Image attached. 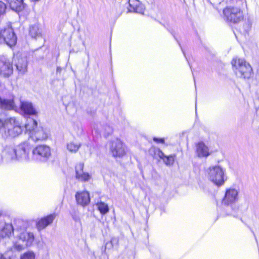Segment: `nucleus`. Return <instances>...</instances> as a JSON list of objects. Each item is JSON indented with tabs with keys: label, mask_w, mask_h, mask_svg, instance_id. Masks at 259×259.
Masks as SVG:
<instances>
[{
	"label": "nucleus",
	"mask_w": 259,
	"mask_h": 259,
	"mask_svg": "<svg viewBox=\"0 0 259 259\" xmlns=\"http://www.w3.org/2000/svg\"><path fill=\"white\" fill-rule=\"evenodd\" d=\"M10 8L14 11L20 12L24 8L23 0H7Z\"/></svg>",
	"instance_id": "20"
},
{
	"label": "nucleus",
	"mask_w": 259,
	"mask_h": 259,
	"mask_svg": "<svg viewBox=\"0 0 259 259\" xmlns=\"http://www.w3.org/2000/svg\"><path fill=\"white\" fill-rule=\"evenodd\" d=\"M6 9V5L3 2L0 1V16L3 15Z\"/></svg>",
	"instance_id": "31"
},
{
	"label": "nucleus",
	"mask_w": 259,
	"mask_h": 259,
	"mask_svg": "<svg viewBox=\"0 0 259 259\" xmlns=\"http://www.w3.org/2000/svg\"><path fill=\"white\" fill-rule=\"evenodd\" d=\"M133 11H135L136 13H138L140 14H143L144 13V9L143 8V6L139 3V5H138V6H136L133 9Z\"/></svg>",
	"instance_id": "28"
},
{
	"label": "nucleus",
	"mask_w": 259,
	"mask_h": 259,
	"mask_svg": "<svg viewBox=\"0 0 259 259\" xmlns=\"http://www.w3.org/2000/svg\"><path fill=\"white\" fill-rule=\"evenodd\" d=\"M98 209L100 213L102 214H105L109 211V207L105 203L100 201L97 203Z\"/></svg>",
	"instance_id": "24"
},
{
	"label": "nucleus",
	"mask_w": 259,
	"mask_h": 259,
	"mask_svg": "<svg viewBox=\"0 0 259 259\" xmlns=\"http://www.w3.org/2000/svg\"><path fill=\"white\" fill-rule=\"evenodd\" d=\"M15 66L21 74H24L27 71V61L26 58H19L18 57H14Z\"/></svg>",
	"instance_id": "16"
},
{
	"label": "nucleus",
	"mask_w": 259,
	"mask_h": 259,
	"mask_svg": "<svg viewBox=\"0 0 259 259\" xmlns=\"http://www.w3.org/2000/svg\"><path fill=\"white\" fill-rule=\"evenodd\" d=\"M80 147V144L71 142L67 144V149L71 152H76Z\"/></svg>",
	"instance_id": "25"
},
{
	"label": "nucleus",
	"mask_w": 259,
	"mask_h": 259,
	"mask_svg": "<svg viewBox=\"0 0 259 259\" xmlns=\"http://www.w3.org/2000/svg\"><path fill=\"white\" fill-rule=\"evenodd\" d=\"M223 14L226 21L233 23H238L243 19L242 13L238 8L227 7L223 10Z\"/></svg>",
	"instance_id": "7"
},
{
	"label": "nucleus",
	"mask_w": 259,
	"mask_h": 259,
	"mask_svg": "<svg viewBox=\"0 0 259 259\" xmlns=\"http://www.w3.org/2000/svg\"><path fill=\"white\" fill-rule=\"evenodd\" d=\"M55 217L56 214L54 213L50 214L40 220L36 224L37 229L40 230L46 228L53 222Z\"/></svg>",
	"instance_id": "18"
},
{
	"label": "nucleus",
	"mask_w": 259,
	"mask_h": 259,
	"mask_svg": "<svg viewBox=\"0 0 259 259\" xmlns=\"http://www.w3.org/2000/svg\"><path fill=\"white\" fill-rule=\"evenodd\" d=\"M14 105L12 100L3 99L0 98V108L5 110H12Z\"/></svg>",
	"instance_id": "22"
},
{
	"label": "nucleus",
	"mask_w": 259,
	"mask_h": 259,
	"mask_svg": "<svg viewBox=\"0 0 259 259\" xmlns=\"http://www.w3.org/2000/svg\"><path fill=\"white\" fill-rule=\"evenodd\" d=\"M2 158L6 162L16 160L15 148L12 147H6L2 152Z\"/></svg>",
	"instance_id": "15"
},
{
	"label": "nucleus",
	"mask_w": 259,
	"mask_h": 259,
	"mask_svg": "<svg viewBox=\"0 0 259 259\" xmlns=\"http://www.w3.org/2000/svg\"><path fill=\"white\" fill-rule=\"evenodd\" d=\"M157 155L158 156L163 160H164V158L166 157V155L159 149H158L157 150Z\"/></svg>",
	"instance_id": "32"
},
{
	"label": "nucleus",
	"mask_w": 259,
	"mask_h": 259,
	"mask_svg": "<svg viewBox=\"0 0 259 259\" xmlns=\"http://www.w3.org/2000/svg\"><path fill=\"white\" fill-rule=\"evenodd\" d=\"M35 254L32 251H28L24 253L21 257V259H34Z\"/></svg>",
	"instance_id": "27"
},
{
	"label": "nucleus",
	"mask_w": 259,
	"mask_h": 259,
	"mask_svg": "<svg viewBox=\"0 0 259 259\" xmlns=\"http://www.w3.org/2000/svg\"><path fill=\"white\" fill-rule=\"evenodd\" d=\"M29 34L32 38H36L41 37V31L37 25H32L30 27Z\"/></svg>",
	"instance_id": "23"
},
{
	"label": "nucleus",
	"mask_w": 259,
	"mask_h": 259,
	"mask_svg": "<svg viewBox=\"0 0 259 259\" xmlns=\"http://www.w3.org/2000/svg\"><path fill=\"white\" fill-rule=\"evenodd\" d=\"M60 70H61L60 67H58L57 68V71L58 72V71H60Z\"/></svg>",
	"instance_id": "37"
},
{
	"label": "nucleus",
	"mask_w": 259,
	"mask_h": 259,
	"mask_svg": "<svg viewBox=\"0 0 259 259\" xmlns=\"http://www.w3.org/2000/svg\"><path fill=\"white\" fill-rule=\"evenodd\" d=\"M16 42V36L11 26H7L0 29V43H4L12 47Z\"/></svg>",
	"instance_id": "6"
},
{
	"label": "nucleus",
	"mask_w": 259,
	"mask_h": 259,
	"mask_svg": "<svg viewBox=\"0 0 259 259\" xmlns=\"http://www.w3.org/2000/svg\"><path fill=\"white\" fill-rule=\"evenodd\" d=\"M196 152L199 157H206L209 155L208 147L203 142H199L196 145Z\"/></svg>",
	"instance_id": "19"
},
{
	"label": "nucleus",
	"mask_w": 259,
	"mask_h": 259,
	"mask_svg": "<svg viewBox=\"0 0 259 259\" xmlns=\"http://www.w3.org/2000/svg\"><path fill=\"white\" fill-rule=\"evenodd\" d=\"M2 65L0 68V74L4 77H8L13 73L12 63L9 60L5 59L2 62Z\"/></svg>",
	"instance_id": "14"
},
{
	"label": "nucleus",
	"mask_w": 259,
	"mask_h": 259,
	"mask_svg": "<svg viewBox=\"0 0 259 259\" xmlns=\"http://www.w3.org/2000/svg\"><path fill=\"white\" fill-rule=\"evenodd\" d=\"M75 199L77 203L83 207L87 206L90 202V194L87 191L77 192Z\"/></svg>",
	"instance_id": "12"
},
{
	"label": "nucleus",
	"mask_w": 259,
	"mask_h": 259,
	"mask_svg": "<svg viewBox=\"0 0 259 259\" xmlns=\"http://www.w3.org/2000/svg\"><path fill=\"white\" fill-rule=\"evenodd\" d=\"M238 191L235 189H229L226 191L222 203L225 205H229L238 200Z\"/></svg>",
	"instance_id": "11"
},
{
	"label": "nucleus",
	"mask_w": 259,
	"mask_h": 259,
	"mask_svg": "<svg viewBox=\"0 0 259 259\" xmlns=\"http://www.w3.org/2000/svg\"><path fill=\"white\" fill-rule=\"evenodd\" d=\"M140 2L138 0H128V4L131 9H133L136 6H138Z\"/></svg>",
	"instance_id": "30"
},
{
	"label": "nucleus",
	"mask_w": 259,
	"mask_h": 259,
	"mask_svg": "<svg viewBox=\"0 0 259 259\" xmlns=\"http://www.w3.org/2000/svg\"><path fill=\"white\" fill-rule=\"evenodd\" d=\"M16 228H15L16 236L19 238L20 241L23 242L22 244H20L17 242L14 243V247L18 251L23 249L25 247L30 246L32 245L34 236L32 233L26 231L25 227H22L21 224L23 223L21 221H18Z\"/></svg>",
	"instance_id": "2"
},
{
	"label": "nucleus",
	"mask_w": 259,
	"mask_h": 259,
	"mask_svg": "<svg viewBox=\"0 0 259 259\" xmlns=\"http://www.w3.org/2000/svg\"><path fill=\"white\" fill-rule=\"evenodd\" d=\"M118 242V239L117 238L113 237L111 238L110 242L107 243L105 247L106 248L109 244H110L111 247L113 246L114 245H117Z\"/></svg>",
	"instance_id": "29"
},
{
	"label": "nucleus",
	"mask_w": 259,
	"mask_h": 259,
	"mask_svg": "<svg viewBox=\"0 0 259 259\" xmlns=\"http://www.w3.org/2000/svg\"><path fill=\"white\" fill-rule=\"evenodd\" d=\"M154 141L157 142V143H163L164 142V139L162 138H153Z\"/></svg>",
	"instance_id": "33"
},
{
	"label": "nucleus",
	"mask_w": 259,
	"mask_h": 259,
	"mask_svg": "<svg viewBox=\"0 0 259 259\" xmlns=\"http://www.w3.org/2000/svg\"><path fill=\"white\" fill-rule=\"evenodd\" d=\"M21 111L25 115H36L37 111L32 105L28 102H22L20 105Z\"/></svg>",
	"instance_id": "17"
},
{
	"label": "nucleus",
	"mask_w": 259,
	"mask_h": 259,
	"mask_svg": "<svg viewBox=\"0 0 259 259\" xmlns=\"http://www.w3.org/2000/svg\"><path fill=\"white\" fill-rule=\"evenodd\" d=\"M22 131L20 122L15 117L7 118L4 121L0 119V133L4 139L16 137Z\"/></svg>",
	"instance_id": "1"
},
{
	"label": "nucleus",
	"mask_w": 259,
	"mask_h": 259,
	"mask_svg": "<svg viewBox=\"0 0 259 259\" xmlns=\"http://www.w3.org/2000/svg\"><path fill=\"white\" fill-rule=\"evenodd\" d=\"M30 149V145L28 142H24L18 145L15 148L16 159H27Z\"/></svg>",
	"instance_id": "10"
},
{
	"label": "nucleus",
	"mask_w": 259,
	"mask_h": 259,
	"mask_svg": "<svg viewBox=\"0 0 259 259\" xmlns=\"http://www.w3.org/2000/svg\"><path fill=\"white\" fill-rule=\"evenodd\" d=\"M26 131H29L30 138L34 141H43L47 139L49 133L42 127H37V123L33 119L30 118L25 124Z\"/></svg>",
	"instance_id": "3"
},
{
	"label": "nucleus",
	"mask_w": 259,
	"mask_h": 259,
	"mask_svg": "<svg viewBox=\"0 0 259 259\" xmlns=\"http://www.w3.org/2000/svg\"><path fill=\"white\" fill-rule=\"evenodd\" d=\"M83 163H79L75 167L76 178L81 182L88 181L91 178V176L87 172L83 171Z\"/></svg>",
	"instance_id": "13"
},
{
	"label": "nucleus",
	"mask_w": 259,
	"mask_h": 259,
	"mask_svg": "<svg viewBox=\"0 0 259 259\" xmlns=\"http://www.w3.org/2000/svg\"><path fill=\"white\" fill-rule=\"evenodd\" d=\"M32 154L34 159L46 161L51 155V150L46 145H39L33 150Z\"/></svg>",
	"instance_id": "8"
},
{
	"label": "nucleus",
	"mask_w": 259,
	"mask_h": 259,
	"mask_svg": "<svg viewBox=\"0 0 259 259\" xmlns=\"http://www.w3.org/2000/svg\"><path fill=\"white\" fill-rule=\"evenodd\" d=\"M12 232L15 233V228L10 224H5L2 228H0V237L3 238L9 237Z\"/></svg>",
	"instance_id": "21"
},
{
	"label": "nucleus",
	"mask_w": 259,
	"mask_h": 259,
	"mask_svg": "<svg viewBox=\"0 0 259 259\" xmlns=\"http://www.w3.org/2000/svg\"><path fill=\"white\" fill-rule=\"evenodd\" d=\"M110 152L113 157L121 158L125 154V149L122 142L116 139L110 142Z\"/></svg>",
	"instance_id": "9"
},
{
	"label": "nucleus",
	"mask_w": 259,
	"mask_h": 259,
	"mask_svg": "<svg viewBox=\"0 0 259 259\" xmlns=\"http://www.w3.org/2000/svg\"><path fill=\"white\" fill-rule=\"evenodd\" d=\"M107 134H110L112 133V130L110 126H108Z\"/></svg>",
	"instance_id": "35"
},
{
	"label": "nucleus",
	"mask_w": 259,
	"mask_h": 259,
	"mask_svg": "<svg viewBox=\"0 0 259 259\" xmlns=\"http://www.w3.org/2000/svg\"><path fill=\"white\" fill-rule=\"evenodd\" d=\"M175 155H170L168 156H166L164 158L163 162L167 165H171L173 164L175 161Z\"/></svg>",
	"instance_id": "26"
},
{
	"label": "nucleus",
	"mask_w": 259,
	"mask_h": 259,
	"mask_svg": "<svg viewBox=\"0 0 259 259\" xmlns=\"http://www.w3.org/2000/svg\"><path fill=\"white\" fill-rule=\"evenodd\" d=\"M73 219L76 222L79 221V219L78 217H73Z\"/></svg>",
	"instance_id": "36"
},
{
	"label": "nucleus",
	"mask_w": 259,
	"mask_h": 259,
	"mask_svg": "<svg viewBox=\"0 0 259 259\" xmlns=\"http://www.w3.org/2000/svg\"><path fill=\"white\" fill-rule=\"evenodd\" d=\"M231 64L236 74L239 77L243 78H249L251 77L252 69L249 63L245 60L241 58H234Z\"/></svg>",
	"instance_id": "4"
},
{
	"label": "nucleus",
	"mask_w": 259,
	"mask_h": 259,
	"mask_svg": "<svg viewBox=\"0 0 259 259\" xmlns=\"http://www.w3.org/2000/svg\"><path fill=\"white\" fill-rule=\"evenodd\" d=\"M224 173V170L221 166H212L207 169V177L214 184L220 186L225 182Z\"/></svg>",
	"instance_id": "5"
},
{
	"label": "nucleus",
	"mask_w": 259,
	"mask_h": 259,
	"mask_svg": "<svg viewBox=\"0 0 259 259\" xmlns=\"http://www.w3.org/2000/svg\"><path fill=\"white\" fill-rule=\"evenodd\" d=\"M0 259H10L9 257H6L4 255L0 254Z\"/></svg>",
	"instance_id": "34"
}]
</instances>
